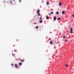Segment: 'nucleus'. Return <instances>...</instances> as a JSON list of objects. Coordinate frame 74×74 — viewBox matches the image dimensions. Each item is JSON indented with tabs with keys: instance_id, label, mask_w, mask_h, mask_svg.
<instances>
[{
	"instance_id": "obj_25",
	"label": "nucleus",
	"mask_w": 74,
	"mask_h": 74,
	"mask_svg": "<svg viewBox=\"0 0 74 74\" xmlns=\"http://www.w3.org/2000/svg\"><path fill=\"white\" fill-rule=\"evenodd\" d=\"M11 65L12 66H13V65H14V64H11Z\"/></svg>"
},
{
	"instance_id": "obj_13",
	"label": "nucleus",
	"mask_w": 74,
	"mask_h": 74,
	"mask_svg": "<svg viewBox=\"0 0 74 74\" xmlns=\"http://www.w3.org/2000/svg\"><path fill=\"white\" fill-rule=\"evenodd\" d=\"M59 5L60 6L62 5V3H59Z\"/></svg>"
},
{
	"instance_id": "obj_10",
	"label": "nucleus",
	"mask_w": 74,
	"mask_h": 74,
	"mask_svg": "<svg viewBox=\"0 0 74 74\" xmlns=\"http://www.w3.org/2000/svg\"><path fill=\"white\" fill-rule=\"evenodd\" d=\"M39 22H40V23H42V21L41 20Z\"/></svg>"
},
{
	"instance_id": "obj_2",
	"label": "nucleus",
	"mask_w": 74,
	"mask_h": 74,
	"mask_svg": "<svg viewBox=\"0 0 74 74\" xmlns=\"http://www.w3.org/2000/svg\"><path fill=\"white\" fill-rule=\"evenodd\" d=\"M15 67L16 69H18V65L17 64H15Z\"/></svg>"
},
{
	"instance_id": "obj_9",
	"label": "nucleus",
	"mask_w": 74,
	"mask_h": 74,
	"mask_svg": "<svg viewBox=\"0 0 74 74\" xmlns=\"http://www.w3.org/2000/svg\"><path fill=\"white\" fill-rule=\"evenodd\" d=\"M47 5H49V2H47Z\"/></svg>"
},
{
	"instance_id": "obj_7",
	"label": "nucleus",
	"mask_w": 74,
	"mask_h": 74,
	"mask_svg": "<svg viewBox=\"0 0 74 74\" xmlns=\"http://www.w3.org/2000/svg\"><path fill=\"white\" fill-rule=\"evenodd\" d=\"M39 12H40V10H38L37 11V13H39Z\"/></svg>"
},
{
	"instance_id": "obj_6",
	"label": "nucleus",
	"mask_w": 74,
	"mask_h": 74,
	"mask_svg": "<svg viewBox=\"0 0 74 74\" xmlns=\"http://www.w3.org/2000/svg\"><path fill=\"white\" fill-rule=\"evenodd\" d=\"M62 14H65V12L63 11H62Z\"/></svg>"
},
{
	"instance_id": "obj_12",
	"label": "nucleus",
	"mask_w": 74,
	"mask_h": 74,
	"mask_svg": "<svg viewBox=\"0 0 74 74\" xmlns=\"http://www.w3.org/2000/svg\"><path fill=\"white\" fill-rule=\"evenodd\" d=\"M49 17H48V16H46V18L47 19H49Z\"/></svg>"
},
{
	"instance_id": "obj_14",
	"label": "nucleus",
	"mask_w": 74,
	"mask_h": 74,
	"mask_svg": "<svg viewBox=\"0 0 74 74\" xmlns=\"http://www.w3.org/2000/svg\"><path fill=\"white\" fill-rule=\"evenodd\" d=\"M57 19H58V20H60V17L58 18H57Z\"/></svg>"
},
{
	"instance_id": "obj_23",
	"label": "nucleus",
	"mask_w": 74,
	"mask_h": 74,
	"mask_svg": "<svg viewBox=\"0 0 74 74\" xmlns=\"http://www.w3.org/2000/svg\"><path fill=\"white\" fill-rule=\"evenodd\" d=\"M49 16H51V14H50V13H49Z\"/></svg>"
},
{
	"instance_id": "obj_17",
	"label": "nucleus",
	"mask_w": 74,
	"mask_h": 74,
	"mask_svg": "<svg viewBox=\"0 0 74 74\" xmlns=\"http://www.w3.org/2000/svg\"><path fill=\"white\" fill-rule=\"evenodd\" d=\"M53 14V12H51V14Z\"/></svg>"
},
{
	"instance_id": "obj_21",
	"label": "nucleus",
	"mask_w": 74,
	"mask_h": 74,
	"mask_svg": "<svg viewBox=\"0 0 74 74\" xmlns=\"http://www.w3.org/2000/svg\"><path fill=\"white\" fill-rule=\"evenodd\" d=\"M65 66L66 67H68V66H67V64H65Z\"/></svg>"
},
{
	"instance_id": "obj_1",
	"label": "nucleus",
	"mask_w": 74,
	"mask_h": 74,
	"mask_svg": "<svg viewBox=\"0 0 74 74\" xmlns=\"http://www.w3.org/2000/svg\"><path fill=\"white\" fill-rule=\"evenodd\" d=\"M70 33H73V29L71 28L70 29Z\"/></svg>"
},
{
	"instance_id": "obj_8",
	"label": "nucleus",
	"mask_w": 74,
	"mask_h": 74,
	"mask_svg": "<svg viewBox=\"0 0 74 74\" xmlns=\"http://www.w3.org/2000/svg\"><path fill=\"white\" fill-rule=\"evenodd\" d=\"M38 16H40V15H41V14H40V13H38Z\"/></svg>"
},
{
	"instance_id": "obj_18",
	"label": "nucleus",
	"mask_w": 74,
	"mask_h": 74,
	"mask_svg": "<svg viewBox=\"0 0 74 74\" xmlns=\"http://www.w3.org/2000/svg\"><path fill=\"white\" fill-rule=\"evenodd\" d=\"M42 17V16H41V17L40 18V20H41L42 19V18H41Z\"/></svg>"
},
{
	"instance_id": "obj_4",
	"label": "nucleus",
	"mask_w": 74,
	"mask_h": 74,
	"mask_svg": "<svg viewBox=\"0 0 74 74\" xmlns=\"http://www.w3.org/2000/svg\"><path fill=\"white\" fill-rule=\"evenodd\" d=\"M22 64L21 62H20L18 64V65H19V66H21Z\"/></svg>"
},
{
	"instance_id": "obj_20",
	"label": "nucleus",
	"mask_w": 74,
	"mask_h": 74,
	"mask_svg": "<svg viewBox=\"0 0 74 74\" xmlns=\"http://www.w3.org/2000/svg\"><path fill=\"white\" fill-rule=\"evenodd\" d=\"M36 29H38V26H36Z\"/></svg>"
},
{
	"instance_id": "obj_15",
	"label": "nucleus",
	"mask_w": 74,
	"mask_h": 74,
	"mask_svg": "<svg viewBox=\"0 0 74 74\" xmlns=\"http://www.w3.org/2000/svg\"><path fill=\"white\" fill-rule=\"evenodd\" d=\"M50 44H52V41H51L50 42Z\"/></svg>"
},
{
	"instance_id": "obj_27",
	"label": "nucleus",
	"mask_w": 74,
	"mask_h": 74,
	"mask_svg": "<svg viewBox=\"0 0 74 74\" xmlns=\"http://www.w3.org/2000/svg\"><path fill=\"white\" fill-rule=\"evenodd\" d=\"M63 37V38H65V36H64Z\"/></svg>"
},
{
	"instance_id": "obj_16",
	"label": "nucleus",
	"mask_w": 74,
	"mask_h": 74,
	"mask_svg": "<svg viewBox=\"0 0 74 74\" xmlns=\"http://www.w3.org/2000/svg\"><path fill=\"white\" fill-rule=\"evenodd\" d=\"M10 3H11L12 4V1H10Z\"/></svg>"
},
{
	"instance_id": "obj_19",
	"label": "nucleus",
	"mask_w": 74,
	"mask_h": 74,
	"mask_svg": "<svg viewBox=\"0 0 74 74\" xmlns=\"http://www.w3.org/2000/svg\"><path fill=\"white\" fill-rule=\"evenodd\" d=\"M12 55H13V56H15V55H14L13 53H12Z\"/></svg>"
},
{
	"instance_id": "obj_26",
	"label": "nucleus",
	"mask_w": 74,
	"mask_h": 74,
	"mask_svg": "<svg viewBox=\"0 0 74 74\" xmlns=\"http://www.w3.org/2000/svg\"><path fill=\"white\" fill-rule=\"evenodd\" d=\"M67 40H66L65 41V42H67Z\"/></svg>"
},
{
	"instance_id": "obj_24",
	"label": "nucleus",
	"mask_w": 74,
	"mask_h": 74,
	"mask_svg": "<svg viewBox=\"0 0 74 74\" xmlns=\"http://www.w3.org/2000/svg\"><path fill=\"white\" fill-rule=\"evenodd\" d=\"M73 18H74V14H73Z\"/></svg>"
},
{
	"instance_id": "obj_5",
	"label": "nucleus",
	"mask_w": 74,
	"mask_h": 74,
	"mask_svg": "<svg viewBox=\"0 0 74 74\" xmlns=\"http://www.w3.org/2000/svg\"><path fill=\"white\" fill-rule=\"evenodd\" d=\"M20 60L21 62H24V60H21V59H20Z\"/></svg>"
},
{
	"instance_id": "obj_11",
	"label": "nucleus",
	"mask_w": 74,
	"mask_h": 74,
	"mask_svg": "<svg viewBox=\"0 0 74 74\" xmlns=\"http://www.w3.org/2000/svg\"><path fill=\"white\" fill-rule=\"evenodd\" d=\"M59 14V12H56V14H57V15H58V14Z\"/></svg>"
},
{
	"instance_id": "obj_28",
	"label": "nucleus",
	"mask_w": 74,
	"mask_h": 74,
	"mask_svg": "<svg viewBox=\"0 0 74 74\" xmlns=\"http://www.w3.org/2000/svg\"><path fill=\"white\" fill-rule=\"evenodd\" d=\"M14 0V1H15V0Z\"/></svg>"
},
{
	"instance_id": "obj_3",
	"label": "nucleus",
	"mask_w": 74,
	"mask_h": 74,
	"mask_svg": "<svg viewBox=\"0 0 74 74\" xmlns=\"http://www.w3.org/2000/svg\"><path fill=\"white\" fill-rule=\"evenodd\" d=\"M56 19V16L54 17L53 18V21H55Z\"/></svg>"
},
{
	"instance_id": "obj_22",
	"label": "nucleus",
	"mask_w": 74,
	"mask_h": 74,
	"mask_svg": "<svg viewBox=\"0 0 74 74\" xmlns=\"http://www.w3.org/2000/svg\"><path fill=\"white\" fill-rule=\"evenodd\" d=\"M21 0H19V2H20V3H21Z\"/></svg>"
}]
</instances>
